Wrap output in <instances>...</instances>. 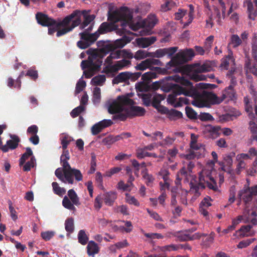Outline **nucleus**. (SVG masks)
Here are the masks:
<instances>
[{
    "mask_svg": "<svg viewBox=\"0 0 257 257\" xmlns=\"http://www.w3.org/2000/svg\"><path fill=\"white\" fill-rule=\"evenodd\" d=\"M128 110V114L131 116H143L146 112L144 108L138 106L132 105Z\"/></svg>",
    "mask_w": 257,
    "mask_h": 257,
    "instance_id": "cd10ccee",
    "label": "nucleus"
},
{
    "mask_svg": "<svg viewBox=\"0 0 257 257\" xmlns=\"http://www.w3.org/2000/svg\"><path fill=\"white\" fill-rule=\"evenodd\" d=\"M132 72L126 71L119 73L112 80L113 84H118L120 82H125L130 79Z\"/></svg>",
    "mask_w": 257,
    "mask_h": 257,
    "instance_id": "5701e85b",
    "label": "nucleus"
},
{
    "mask_svg": "<svg viewBox=\"0 0 257 257\" xmlns=\"http://www.w3.org/2000/svg\"><path fill=\"white\" fill-rule=\"evenodd\" d=\"M86 87V82L84 80H79L77 83L75 87V93L78 94L80 93Z\"/></svg>",
    "mask_w": 257,
    "mask_h": 257,
    "instance_id": "69168bd1",
    "label": "nucleus"
},
{
    "mask_svg": "<svg viewBox=\"0 0 257 257\" xmlns=\"http://www.w3.org/2000/svg\"><path fill=\"white\" fill-rule=\"evenodd\" d=\"M209 71V69L206 67L205 65H202L197 67L195 70V73H194L192 76V79L195 81H198L201 80H204L206 79V77L201 74L202 72H207Z\"/></svg>",
    "mask_w": 257,
    "mask_h": 257,
    "instance_id": "dca6fc26",
    "label": "nucleus"
},
{
    "mask_svg": "<svg viewBox=\"0 0 257 257\" xmlns=\"http://www.w3.org/2000/svg\"><path fill=\"white\" fill-rule=\"evenodd\" d=\"M116 198L117 193L114 191H109L103 195H98L95 199L94 206L95 209L99 210L102 207L103 200L106 205L111 206Z\"/></svg>",
    "mask_w": 257,
    "mask_h": 257,
    "instance_id": "6e6552de",
    "label": "nucleus"
},
{
    "mask_svg": "<svg viewBox=\"0 0 257 257\" xmlns=\"http://www.w3.org/2000/svg\"><path fill=\"white\" fill-rule=\"evenodd\" d=\"M105 80L106 78L104 75H98L93 77L91 81L95 85H102Z\"/></svg>",
    "mask_w": 257,
    "mask_h": 257,
    "instance_id": "5fc2aeb1",
    "label": "nucleus"
},
{
    "mask_svg": "<svg viewBox=\"0 0 257 257\" xmlns=\"http://www.w3.org/2000/svg\"><path fill=\"white\" fill-rule=\"evenodd\" d=\"M52 186L55 194L59 196H62L63 194L65 193L66 190L63 188L59 187L58 184L57 182H53Z\"/></svg>",
    "mask_w": 257,
    "mask_h": 257,
    "instance_id": "8fccbe9b",
    "label": "nucleus"
},
{
    "mask_svg": "<svg viewBox=\"0 0 257 257\" xmlns=\"http://www.w3.org/2000/svg\"><path fill=\"white\" fill-rule=\"evenodd\" d=\"M255 238H250L240 241L237 245L238 248L246 247L254 241Z\"/></svg>",
    "mask_w": 257,
    "mask_h": 257,
    "instance_id": "0e129e2a",
    "label": "nucleus"
},
{
    "mask_svg": "<svg viewBox=\"0 0 257 257\" xmlns=\"http://www.w3.org/2000/svg\"><path fill=\"white\" fill-rule=\"evenodd\" d=\"M85 109V106L80 105L74 108L71 112L70 115L73 118L78 116Z\"/></svg>",
    "mask_w": 257,
    "mask_h": 257,
    "instance_id": "13d9d810",
    "label": "nucleus"
},
{
    "mask_svg": "<svg viewBox=\"0 0 257 257\" xmlns=\"http://www.w3.org/2000/svg\"><path fill=\"white\" fill-rule=\"evenodd\" d=\"M96 158L94 154L91 155L90 168L88 171V174H92L94 173L96 170Z\"/></svg>",
    "mask_w": 257,
    "mask_h": 257,
    "instance_id": "680f3d73",
    "label": "nucleus"
},
{
    "mask_svg": "<svg viewBox=\"0 0 257 257\" xmlns=\"http://www.w3.org/2000/svg\"><path fill=\"white\" fill-rule=\"evenodd\" d=\"M241 39L237 35L233 34L231 36L229 44L232 45L233 48H236L241 44Z\"/></svg>",
    "mask_w": 257,
    "mask_h": 257,
    "instance_id": "09e8293b",
    "label": "nucleus"
},
{
    "mask_svg": "<svg viewBox=\"0 0 257 257\" xmlns=\"http://www.w3.org/2000/svg\"><path fill=\"white\" fill-rule=\"evenodd\" d=\"M81 40L77 42V46L81 49H85L88 48L93 44L99 37L98 35L95 32L94 33H87L83 32L79 33Z\"/></svg>",
    "mask_w": 257,
    "mask_h": 257,
    "instance_id": "1a4fd4ad",
    "label": "nucleus"
},
{
    "mask_svg": "<svg viewBox=\"0 0 257 257\" xmlns=\"http://www.w3.org/2000/svg\"><path fill=\"white\" fill-rule=\"evenodd\" d=\"M68 195L69 197V199L72 201L73 204L76 206H79L80 204L79 197L73 189H70L68 191Z\"/></svg>",
    "mask_w": 257,
    "mask_h": 257,
    "instance_id": "473e14b6",
    "label": "nucleus"
},
{
    "mask_svg": "<svg viewBox=\"0 0 257 257\" xmlns=\"http://www.w3.org/2000/svg\"><path fill=\"white\" fill-rule=\"evenodd\" d=\"M164 4L161 5V10L166 12L171 9L174 3L172 0H163Z\"/></svg>",
    "mask_w": 257,
    "mask_h": 257,
    "instance_id": "bf43d9fd",
    "label": "nucleus"
},
{
    "mask_svg": "<svg viewBox=\"0 0 257 257\" xmlns=\"http://www.w3.org/2000/svg\"><path fill=\"white\" fill-rule=\"evenodd\" d=\"M65 228L67 232L72 233L74 229V219L72 217L67 218L65 221Z\"/></svg>",
    "mask_w": 257,
    "mask_h": 257,
    "instance_id": "ea45409f",
    "label": "nucleus"
},
{
    "mask_svg": "<svg viewBox=\"0 0 257 257\" xmlns=\"http://www.w3.org/2000/svg\"><path fill=\"white\" fill-rule=\"evenodd\" d=\"M86 248L87 253L89 256L93 257L95 254L98 253L99 251V247L98 244L93 240L88 242Z\"/></svg>",
    "mask_w": 257,
    "mask_h": 257,
    "instance_id": "393cba45",
    "label": "nucleus"
},
{
    "mask_svg": "<svg viewBox=\"0 0 257 257\" xmlns=\"http://www.w3.org/2000/svg\"><path fill=\"white\" fill-rule=\"evenodd\" d=\"M165 98V97L164 95L159 94H156L154 96L152 99V106L154 108L157 109L160 106L161 101L163 100Z\"/></svg>",
    "mask_w": 257,
    "mask_h": 257,
    "instance_id": "e433bc0d",
    "label": "nucleus"
},
{
    "mask_svg": "<svg viewBox=\"0 0 257 257\" xmlns=\"http://www.w3.org/2000/svg\"><path fill=\"white\" fill-rule=\"evenodd\" d=\"M146 210L150 216L154 220L159 221H164L163 218L156 212L154 211L153 210H151L149 208H147Z\"/></svg>",
    "mask_w": 257,
    "mask_h": 257,
    "instance_id": "338daca9",
    "label": "nucleus"
},
{
    "mask_svg": "<svg viewBox=\"0 0 257 257\" xmlns=\"http://www.w3.org/2000/svg\"><path fill=\"white\" fill-rule=\"evenodd\" d=\"M11 140H8L6 144L2 146L1 150L3 152H8L10 150H15L19 146L20 142V138L16 135H10Z\"/></svg>",
    "mask_w": 257,
    "mask_h": 257,
    "instance_id": "f8f14e48",
    "label": "nucleus"
},
{
    "mask_svg": "<svg viewBox=\"0 0 257 257\" xmlns=\"http://www.w3.org/2000/svg\"><path fill=\"white\" fill-rule=\"evenodd\" d=\"M26 76H28L32 79L36 80L38 77V71L34 68H30L28 70Z\"/></svg>",
    "mask_w": 257,
    "mask_h": 257,
    "instance_id": "774afa93",
    "label": "nucleus"
},
{
    "mask_svg": "<svg viewBox=\"0 0 257 257\" xmlns=\"http://www.w3.org/2000/svg\"><path fill=\"white\" fill-rule=\"evenodd\" d=\"M220 130L221 127L219 125L214 126L209 124L205 126V131L210 134V137L212 139H215L219 136V131Z\"/></svg>",
    "mask_w": 257,
    "mask_h": 257,
    "instance_id": "aec40b11",
    "label": "nucleus"
},
{
    "mask_svg": "<svg viewBox=\"0 0 257 257\" xmlns=\"http://www.w3.org/2000/svg\"><path fill=\"white\" fill-rule=\"evenodd\" d=\"M142 173H144L143 178L145 180L146 185L148 186H152V184L155 179L154 177L147 172V169L145 170V172H142Z\"/></svg>",
    "mask_w": 257,
    "mask_h": 257,
    "instance_id": "c03bdc74",
    "label": "nucleus"
},
{
    "mask_svg": "<svg viewBox=\"0 0 257 257\" xmlns=\"http://www.w3.org/2000/svg\"><path fill=\"white\" fill-rule=\"evenodd\" d=\"M135 68L136 70L141 71H144L147 68H149L150 69V70L155 71L157 72L159 74L161 73L162 72V69L160 67L151 68L147 59L144 61H142L140 63L137 64V66L135 67Z\"/></svg>",
    "mask_w": 257,
    "mask_h": 257,
    "instance_id": "6ab92c4d",
    "label": "nucleus"
},
{
    "mask_svg": "<svg viewBox=\"0 0 257 257\" xmlns=\"http://www.w3.org/2000/svg\"><path fill=\"white\" fill-rule=\"evenodd\" d=\"M190 190L189 193L193 194L194 198L196 199L199 197L201 193L200 189H203L206 187L213 191L218 190V186L215 179L211 176L210 173L202 172L199 175V182L195 180H192L189 183Z\"/></svg>",
    "mask_w": 257,
    "mask_h": 257,
    "instance_id": "7ed1b4c3",
    "label": "nucleus"
},
{
    "mask_svg": "<svg viewBox=\"0 0 257 257\" xmlns=\"http://www.w3.org/2000/svg\"><path fill=\"white\" fill-rule=\"evenodd\" d=\"M157 40L156 37L141 38L137 40L138 45L142 48H147L154 43Z\"/></svg>",
    "mask_w": 257,
    "mask_h": 257,
    "instance_id": "412c9836",
    "label": "nucleus"
},
{
    "mask_svg": "<svg viewBox=\"0 0 257 257\" xmlns=\"http://www.w3.org/2000/svg\"><path fill=\"white\" fill-rule=\"evenodd\" d=\"M244 4H246L247 7L249 19L254 20L257 16V9L254 8L251 0H246Z\"/></svg>",
    "mask_w": 257,
    "mask_h": 257,
    "instance_id": "bb28decb",
    "label": "nucleus"
},
{
    "mask_svg": "<svg viewBox=\"0 0 257 257\" xmlns=\"http://www.w3.org/2000/svg\"><path fill=\"white\" fill-rule=\"evenodd\" d=\"M235 156V153H231L230 154V155H226L224 157V162H219V164L221 166V169L222 170H225L224 167L225 165L224 164H226V166H228V167H230L232 165V158Z\"/></svg>",
    "mask_w": 257,
    "mask_h": 257,
    "instance_id": "c756f323",
    "label": "nucleus"
},
{
    "mask_svg": "<svg viewBox=\"0 0 257 257\" xmlns=\"http://www.w3.org/2000/svg\"><path fill=\"white\" fill-rule=\"evenodd\" d=\"M180 249L179 244H171L169 245H165L162 247V251H177Z\"/></svg>",
    "mask_w": 257,
    "mask_h": 257,
    "instance_id": "4d7b16f0",
    "label": "nucleus"
},
{
    "mask_svg": "<svg viewBox=\"0 0 257 257\" xmlns=\"http://www.w3.org/2000/svg\"><path fill=\"white\" fill-rule=\"evenodd\" d=\"M238 196L240 199H242L245 204L250 202L253 198L249 190V187L246 185L244 186L242 189L239 191Z\"/></svg>",
    "mask_w": 257,
    "mask_h": 257,
    "instance_id": "2eb2a0df",
    "label": "nucleus"
},
{
    "mask_svg": "<svg viewBox=\"0 0 257 257\" xmlns=\"http://www.w3.org/2000/svg\"><path fill=\"white\" fill-rule=\"evenodd\" d=\"M93 102L94 104L99 103L101 99V90L97 87L94 88L93 94Z\"/></svg>",
    "mask_w": 257,
    "mask_h": 257,
    "instance_id": "3c124183",
    "label": "nucleus"
},
{
    "mask_svg": "<svg viewBox=\"0 0 257 257\" xmlns=\"http://www.w3.org/2000/svg\"><path fill=\"white\" fill-rule=\"evenodd\" d=\"M252 227V226L251 225H243L236 232L239 233V236L241 237L248 236L250 235L247 234V233L249 232Z\"/></svg>",
    "mask_w": 257,
    "mask_h": 257,
    "instance_id": "c9c22d12",
    "label": "nucleus"
},
{
    "mask_svg": "<svg viewBox=\"0 0 257 257\" xmlns=\"http://www.w3.org/2000/svg\"><path fill=\"white\" fill-rule=\"evenodd\" d=\"M188 172V171L187 170L186 165L185 164H184V166L180 169V171L177 174V178L176 180V184L180 183V181L182 179V177H180L182 176L186 177Z\"/></svg>",
    "mask_w": 257,
    "mask_h": 257,
    "instance_id": "49530a36",
    "label": "nucleus"
},
{
    "mask_svg": "<svg viewBox=\"0 0 257 257\" xmlns=\"http://www.w3.org/2000/svg\"><path fill=\"white\" fill-rule=\"evenodd\" d=\"M102 63V60H101V57H99V59L96 61V65L93 68L88 69L87 71H84L85 77L89 78L94 75L95 72L98 71L100 70Z\"/></svg>",
    "mask_w": 257,
    "mask_h": 257,
    "instance_id": "c85d7f7f",
    "label": "nucleus"
},
{
    "mask_svg": "<svg viewBox=\"0 0 257 257\" xmlns=\"http://www.w3.org/2000/svg\"><path fill=\"white\" fill-rule=\"evenodd\" d=\"M123 110V106L116 101L110 103L108 108V111L110 114H115Z\"/></svg>",
    "mask_w": 257,
    "mask_h": 257,
    "instance_id": "a878e982",
    "label": "nucleus"
},
{
    "mask_svg": "<svg viewBox=\"0 0 257 257\" xmlns=\"http://www.w3.org/2000/svg\"><path fill=\"white\" fill-rule=\"evenodd\" d=\"M186 233L185 230L175 231V233H173V236L177 238V241H187Z\"/></svg>",
    "mask_w": 257,
    "mask_h": 257,
    "instance_id": "a18cd8bd",
    "label": "nucleus"
},
{
    "mask_svg": "<svg viewBox=\"0 0 257 257\" xmlns=\"http://www.w3.org/2000/svg\"><path fill=\"white\" fill-rule=\"evenodd\" d=\"M128 40L126 38H122L115 40L113 43L107 44L100 49V52L105 54L108 53L110 51H114L117 48L123 47L128 42Z\"/></svg>",
    "mask_w": 257,
    "mask_h": 257,
    "instance_id": "9d476101",
    "label": "nucleus"
},
{
    "mask_svg": "<svg viewBox=\"0 0 257 257\" xmlns=\"http://www.w3.org/2000/svg\"><path fill=\"white\" fill-rule=\"evenodd\" d=\"M157 72L151 70L149 72L145 73L142 76V79L144 81L149 83L152 79L156 78L157 76Z\"/></svg>",
    "mask_w": 257,
    "mask_h": 257,
    "instance_id": "58836bf2",
    "label": "nucleus"
},
{
    "mask_svg": "<svg viewBox=\"0 0 257 257\" xmlns=\"http://www.w3.org/2000/svg\"><path fill=\"white\" fill-rule=\"evenodd\" d=\"M86 53L89 56L87 60H83L81 63L82 70L93 68L96 65V61L99 59V57H101V60H102L103 56L101 52L97 49L90 48L87 50Z\"/></svg>",
    "mask_w": 257,
    "mask_h": 257,
    "instance_id": "0eeeda50",
    "label": "nucleus"
},
{
    "mask_svg": "<svg viewBox=\"0 0 257 257\" xmlns=\"http://www.w3.org/2000/svg\"><path fill=\"white\" fill-rule=\"evenodd\" d=\"M185 231H186V235L187 241L199 239L201 238L202 236L205 235L204 234L201 233L199 232H197L193 234H192L191 233L189 232L186 230H185Z\"/></svg>",
    "mask_w": 257,
    "mask_h": 257,
    "instance_id": "864d4df0",
    "label": "nucleus"
},
{
    "mask_svg": "<svg viewBox=\"0 0 257 257\" xmlns=\"http://www.w3.org/2000/svg\"><path fill=\"white\" fill-rule=\"evenodd\" d=\"M198 118L202 121H211L214 119L213 116L207 112L200 113L198 115Z\"/></svg>",
    "mask_w": 257,
    "mask_h": 257,
    "instance_id": "e2e57ef3",
    "label": "nucleus"
},
{
    "mask_svg": "<svg viewBox=\"0 0 257 257\" xmlns=\"http://www.w3.org/2000/svg\"><path fill=\"white\" fill-rule=\"evenodd\" d=\"M137 157L139 159H142L146 157H152L153 158H156L158 157V156L155 153H149L144 150H137Z\"/></svg>",
    "mask_w": 257,
    "mask_h": 257,
    "instance_id": "4c0bfd02",
    "label": "nucleus"
},
{
    "mask_svg": "<svg viewBox=\"0 0 257 257\" xmlns=\"http://www.w3.org/2000/svg\"><path fill=\"white\" fill-rule=\"evenodd\" d=\"M117 100L122 106V105H130L132 106L134 104V101L133 99L128 98V96L120 95L117 97Z\"/></svg>",
    "mask_w": 257,
    "mask_h": 257,
    "instance_id": "7c9ffc66",
    "label": "nucleus"
},
{
    "mask_svg": "<svg viewBox=\"0 0 257 257\" xmlns=\"http://www.w3.org/2000/svg\"><path fill=\"white\" fill-rule=\"evenodd\" d=\"M37 23L43 27H50L56 24V21L42 12L36 14Z\"/></svg>",
    "mask_w": 257,
    "mask_h": 257,
    "instance_id": "9b49d317",
    "label": "nucleus"
},
{
    "mask_svg": "<svg viewBox=\"0 0 257 257\" xmlns=\"http://www.w3.org/2000/svg\"><path fill=\"white\" fill-rule=\"evenodd\" d=\"M131 64V62L130 60L123 59L121 60L116 61L114 65H112V71L115 73L118 72L119 70L122 69L125 67L130 66Z\"/></svg>",
    "mask_w": 257,
    "mask_h": 257,
    "instance_id": "b1692460",
    "label": "nucleus"
},
{
    "mask_svg": "<svg viewBox=\"0 0 257 257\" xmlns=\"http://www.w3.org/2000/svg\"><path fill=\"white\" fill-rule=\"evenodd\" d=\"M177 50L178 47H177L159 49L154 53H152V56L151 57L161 58L167 55V57L170 58L177 52Z\"/></svg>",
    "mask_w": 257,
    "mask_h": 257,
    "instance_id": "ddd939ff",
    "label": "nucleus"
},
{
    "mask_svg": "<svg viewBox=\"0 0 257 257\" xmlns=\"http://www.w3.org/2000/svg\"><path fill=\"white\" fill-rule=\"evenodd\" d=\"M78 241L82 245H85L87 243L88 240V237L85 233L84 230H80L78 234Z\"/></svg>",
    "mask_w": 257,
    "mask_h": 257,
    "instance_id": "de8ad7c7",
    "label": "nucleus"
},
{
    "mask_svg": "<svg viewBox=\"0 0 257 257\" xmlns=\"http://www.w3.org/2000/svg\"><path fill=\"white\" fill-rule=\"evenodd\" d=\"M198 136L194 134L191 135V141L189 144L190 149L187 151L183 157L187 160H191L195 158H199L204 156L205 152V145L197 142Z\"/></svg>",
    "mask_w": 257,
    "mask_h": 257,
    "instance_id": "39448f33",
    "label": "nucleus"
},
{
    "mask_svg": "<svg viewBox=\"0 0 257 257\" xmlns=\"http://www.w3.org/2000/svg\"><path fill=\"white\" fill-rule=\"evenodd\" d=\"M178 66L188 62V59L183 52H180L173 57Z\"/></svg>",
    "mask_w": 257,
    "mask_h": 257,
    "instance_id": "2f4dec72",
    "label": "nucleus"
},
{
    "mask_svg": "<svg viewBox=\"0 0 257 257\" xmlns=\"http://www.w3.org/2000/svg\"><path fill=\"white\" fill-rule=\"evenodd\" d=\"M128 109L125 110V113L119 112L117 114H115L112 116V119H119L121 121H124L126 119L128 116H131L128 114Z\"/></svg>",
    "mask_w": 257,
    "mask_h": 257,
    "instance_id": "6e6d98bb",
    "label": "nucleus"
},
{
    "mask_svg": "<svg viewBox=\"0 0 257 257\" xmlns=\"http://www.w3.org/2000/svg\"><path fill=\"white\" fill-rule=\"evenodd\" d=\"M235 96L236 92L234 88L231 86H228L222 91L221 98L222 99L223 101L225 99H227L228 100H233L235 98Z\"/></svg>",
    "mask_w": 257,
    "mask_h": 257,
    "instance_id": "a211bd4d",
    "label": "nucleus"
},
{
    "mask_svg": "<svg viewBox=\"0 0 257 257\" xmlns=\"http://www.w3.org/2000/svg\"><path fill=\"white\" fill-rule=\"evenodd\" d=\"M62 205L65 208L69 210L73 211H75L76 210V208L74 206V204H73L72 201L67 196H64L62 200Z\"/></svg>",
    "mask_w": 257,
    "mask_h": 257,
    "instance_id": "79ce46f5",
    "label": "nucleus"
},
{
    "mask_svg": "<svg viewBox=\"0 0 257 257\" xmlns=\"http://www.w3.org/2000/svg\"><path fill=\"white\" fill-rule=\"evenodd\" d=\"M133 18L132 14L128 11L122 13L113 11L111 13H109L108 20L113 24L119 21H123L122 23V27L127 25L131 30L134 31H137L142 28V30L140 31L141 36L151 35L152 33V30L158 22V20L154 15H149L147 19H144L142 22H138L136 23H133Z\"/></svg>",
    "mask_w": 257,
    "mask_h": 257,
    "instance_id": "f257e3e1",
    "label": "nucleus"
},
{
    "mask_svg": "<svg viewBox=\"0 0 257 257\" xmlns=\"http://www.w3.org/2000/svg\"><path fill=\"white\" fill-rule=\"evenodd\" d=\"M203 95L204 99L211 104H219L222 102V99L221 97H218L212 92L204 91Z\"/></svg>",
    "mask_w": 257,
    "mask_h": 257,
    "instance_id": "f3484780",
    "label": "nucleus"
},
{
    "mask_svg": "<svg viewBox=\"0 0 257 257\" xmlns=\"http://www.w3.org/2000/svg\"><path fill=\"white\" fill-rule=\"evenodd\" d=\"M167 113L168 115V117L171 120L180 118L183 116L182 113L181 111L174 109L168 110Z\"/></svg>",
    "mask_w": 257,
    "mask_h": 257,
    "instance_id": "f704fd0d",
    "label": "nucleus"
},
{
    "mask_svg": "<svg viewBox=\"0 0 257 257\" xmlns=\"http://www.w3.org/2000/svg\"><path fill=\"white\" fill-rule=\"evenodd\" d=\"M26 152L22 155L20 159L19 165L20 166L23 165L25 163L26 161L30 157L33 156V152L30 147L26 148Z\"/></svg>",
    "mask_w": 257,
    "mask_h": 257,
    "instance_id": "72a5a7b5",
    "label": "nucleus"
},
{
    "mask_svg": "<svg viewBox=\"0 0 257 257\" xmlns=\"http://www.w3.org/2000/svg\"><path fill=\"white\" fill-rule=\"evenodd\" d=\"M152 54L143 50H139L136 52L134 56V58L136 60L143 59L147 57H151Z\"/></svg>",
    "mask_w": 257,
    "mask_h": 257,
    "instance_id": "a19ab883",
    "label": "nucleus"
},
{
    "mask_svg": "<svg viewBox=\"0 0 257 257\" xmlns=\"http://www.w3.org/2000/svg\"><path fill=\"white\" fill-rule=\"evenodd\" d=\"M36 164V159L34 156L31 157L30 160L28 161L23 166V171L28 172L32 168H34Z\"/></svg>",
    "mask_w": 257,
    "mask_h": 257,
    "instance_id": "603ef678",
    "label": "nucleus"
},
{
    "mask_svg": "<svg viewBox=\"0 0 257 257\" xmlns=\"http://www.w3.org/2000/svg\"><path fill=\"white\" fill-rule=\"evenodd\" d=\"M81 16L82 14H83L84 20L82 23V21H81V23L78 25L79 26V28L81 30H83L85 29L88 25H89L95 18V16L94 15H87L86 14H84L85 12V11L81 12Z\"/></svg>",
    "mask_w": 257,
    "mask_h": 257,
    "instance_id": "4be33fe9",
    "label": "nucleus"
},
{
    "mask_svg": "<svg viewBox=\"0 0 257 257\" xmlns=\"http://www.w3.org/2000/svg\"><path fill=\"white\" fill-rule=\"evenodd\" d=\"M163 90L165 92L172 91V93L170 94L167 98V102L174 107L177 101V97L178 95L183 94L185 96H192L191 91L188 90L185 87L181 86L178 84L168 83L166 86L164 87Z\"/></svg>",
    "mask_w": 257,
    "mask_h": 257,
    "instance_id": "423d86ee",
    "label": "nucleus"
},
{
    "mask_svg": "<svg viewBox=\"0 0 257 257\" xmlns=\"http://www.w3.org/2000/svg\"><path fill=\"white\" fill-rule=\"evenodd\" d=\"M69 160L61 159L60 162L62 168H58L55 171L56 176L62 182L72 184L74 183L73 177L77 181L83 179V176L79 170L71 167L68 161Z\"/></svg>",
    "mask_w": 257,
    "mask_h": 257,
    "instance_id": "20e7f679",
    "label": "nucleus"
},
{
    "mask_svg": "<svg viewBox=\"0 0 257 257\" xmlns=\"http://www.w3.org/2000/svg\"><path fill=\"white\" fill-rule=\"evenodd\" d=\"M185 111L187 116L190 119H196L198 118L197 113L191 107L186 106Z\"/></svg>",
    "mask_w": 257,
    "mask_h": 257,
    "instance_id": "37998d69",
    "label": "nucleus"
},
{
    "mask_svg": "<svg viewBox=\"0 0 257 257\" xmlns=\"http://www.w3.org/2000/svg\"><path fill=\"white\" fill-rule=\"evenodd\" d=\"M117 29L118 26L115 24L103 22L100 24L96 32L99 36L100 34H104L116 30Z\"/></svg>",
    "mask_w": 257,
    "mask_h": 257,
    "instance_id": "4468645a",
    "label": "nucleus"
},
{
    "mask_svg": "<svg viewBox=\"0 0 257 257\" xmlns=\"http://www.w3.org/2000/svg\"><path fill=\"white\" fill-rule=\"evenodd\" d=\"M125 200L130 204H133L136 206H140V203L138 200L134 196H132L128 193L125 194Z\"/></svg>",
    "mask_w": 257,
    "mask_h": 257,
    "instance_id": "052dcab7",
    "label": "nucleus"
},
{
    "mask_svg": "<svg viewBox=\"0 0 257 257\" xmlns=\"http://www.w3.org/2000/svg\"><path fill=\"white\" fill-rule=\"evenodd\" d=\"M81 12L75 10L71 14L66 16L61 21L56 22L55 28L49 27L48 34L52 35L57 31L56 36L59 37L71 31L81 23Z\"/></svg>",
    "mask_w": 257,
    "mask_h": 257,
    "instance_id": "f03ea898",
    "label": "nucleus"
}]
</instances>
